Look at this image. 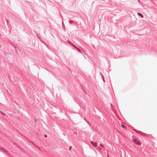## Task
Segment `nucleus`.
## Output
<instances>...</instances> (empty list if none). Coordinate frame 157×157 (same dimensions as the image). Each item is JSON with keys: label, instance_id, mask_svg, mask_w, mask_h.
<instances>
[{"label": "nucleus", "instance_id": "obj_1", "mask_svg": "<svg viewBox=\"0 0 157 157\" xmlns=\"http://www.w3.org/2000/svg\"><path fill=\"white\" fill-rule=\"evenodd\" d=\"M133 141L134 143L136 145H140L141 144V143L139 140L136 139H134Z\"/></svg>", "mask_w": 157, "mask_h": 157}, {"label": "nucleus", "instance_id": "obj_2", "mask_svg": "<svg viewBox=\"0 0 157 157\" xmlns=\"http://www.w3.org/2000/svg\"><path fill=\"white\" fill-rule=\"evenodd\" d=\"M90 143L93 146H94L95 147H96L97 144H96L94 143L92 141H90Z\"/></svg>", "mask_w": 157, "mask_h": 157}, {"label": "nucleus", "instance_id": "obj_3", "mask_svg": "<svg viewBox=\"0 0 157 157\" xmlns=\"http://www.w3.org/2000/svg\"><path fill=\"white\" fill-rule=\"evenodd\" d=\"M137 14L139 16H140L142 18L144 17V16L142 14H141L140 13H137Z\"/></svg>", "mask_w": 157, "mask_h": 157}, {"label": "nucleus", "instance_id": "obj_4", "mask_svg": "<svg viewBox=\"0 0 157 157\" xmlns=\"http://www.w3.org/2000/svg\"><path fill=\"white\" fill-rule=\"evenodd\" d=\"M121 127L123 128H126V127L124 126V125H121Z\"/></svg>", "mask_w": 157, "mask_h": 157}, {"label": "nucleus", "instance_id": "obj_5", "mask_svg": "<svg viewBox=\"0 0 157 157\" xmlns=\"http://www.w3.org/2000/svg\"><path fill=\"white\" fill-rule=\"evenodd\" d=\"M100 146L101 147H103V145L102 144H100Z\"/></svg>", "mask_w": 157, "mask_h": 157}, {"label": "nucleus", "instance_id": "obj_6", "mask_svg": "<svg viewBox=\"0 0 157 157\" xmlns=\"http://www.w3.org/2000/svg\"><path fill=\"white\" fill-rule=\"evenodd\" d=\"M44 136H45V137H47V135H44Z\"/></svg>", "mask_w": 157, "mask_h": 157}, {"label": "nucleus", "instance_id": "obj_7", "mask_svg": "<svg viewBox=\"0 0 157 157\" xmlns=\"http://www.w3.org/2000/svg\"><path fill=\"white\" fill-rule=\"evenodd\" d=\"M71 149V147H70V148L69 149H70H70Z\"/></svg>", "mask_w": 157, "mask_h": 157}]
</instances>
